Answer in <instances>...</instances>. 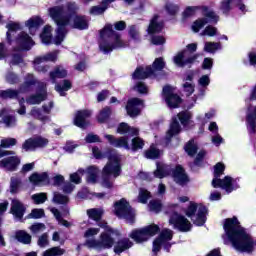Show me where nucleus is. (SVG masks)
Segmentation results:
<instances>
[{"mask_svg": "<svg viewBox=\"0 0 256 256\" xmlns=\"http://www.w3.org/2000/svg\"><path fill=\"white\" fill-rule=\"evenodd\" d=\"M150 198H151V192H149L145 188H140L139 195H138L139 203L145 204L147 203V201H149Z\"/></svg>", "mask_w": 256, "mask_h": 256, "instance_id": "53", "label": "nucleus"}, {"mask_svg": "<svg viewBox=\"0 0 256 256\" xmlns=\"http://www.w3.org/2000/svg\"><path fill=\"white\" fill-rule=\"evenodd\" d=\"M121 175V156L114 154L109 157V162L103 169L102 173V185L106 189H111L113 187V182L111 177L117 178Z\"/></svg>", "mask_w": 256, "mask_h": 256, "instance_id": "11", "label": "nucleus"}, {"mask_svg": "<svg viewBox=\"0 0 256 256\" xmlns=\"http://www.w3.org/2000/svg\"><path fill=\"white\" fill-rule=\"evenodd\" d=\"M13 113V110L9 108L0 110V117H3V123L6 127H15L17 125V118Z\"/></svg>", "mask_w": 256, "mask_h": 256, "instance_id": "27", "label": "nucleus"}, {"mask_svg": "<svg viewBox=\"0 0 256 256\" xmlns=\"http://www.w3.org/2000/svg\"><path fill=\"white\" fill-rule=\"evenodd\" d=\"M186 153L190 156L193 157L195 153H197V144L195 143L194 140H190L184 147Z\"/></svg>", "mask_w": 256, "mask_h": 256, "instance_id": "54", "label": "nucleus"}, {"mask_svg": "<svg viewBox=\"0 0 256 256\" xmlns=\"http://www.w3.org/2000/svg\"><path fill=\"white\" fill-rule=\"evenodd\" d=\"M145 107L143 100L139 98H131L126 105L127 114L130 117H137L141 113V110Z\"/></svg>", "mask_w": 256, "mask_h": 256, "instance_id": "24", "label": "nucleus"}, {"mask_svg": "<svg viewBox=\"0 0 256 256\" xmlns=\"http://www.w3.org/2000/svg\"><path fill=\"white\" fill-rule=\"evenodd\" d=\"M133 247V242L131 240L124 238L122 240H119L117 244L114 246V252L117 255H121L123 251H127V249H131Z\"/></svg>", "mask_w": 256, "mask_h": 256, "instance_id": "35", "label": "nucleus"}, {"mask_svg": "<svg viewBox=\"0 0 256 256\" xmlns=\"http://www.w3.org/2000/svg\"><path fill=\"white\" fill-rule=\"evenodd\" d=\"M191 119H193V114L190 111H182L177 116H174L166 136L160 141V145L167 147V145L171 143V139L174 135H179V133H181V125H183L185 129H189V127L193 125ZM179 121L181 125L179 124Z\"/></svg>", "mask_w": 256, "mask_h": 256, "instance_id": "8", "label": "nucleus"}, {"mask_svg": "<svg viewBox=\"0 0 256 256\" xmlns=\"http://www.w3.org/2000/svg\"><path fill=\"white\" fill-rule=\"evenodd\" d=\"M162 205L161 201L158 200H152L149 203V209L150 211H153L154 213H159L161 211Z\"/></svg>", "mask_w": 256, "mask_h": 256, "instance_id": "59", "label": "nucleus"}, {"mask_svg": "<svg viewBox=\"0 0 256 256\" xmlns=\"http://www.w3.org/2000/svg\"><path fill=\"white\" fill-rule=\"evenodd\" d=\"M185 213L187 217L191 219L194 225H197L198 227H203L207 221V207H205L203 204L190 202Z\"/></svg>", "mask_w": 256, "mask_h": 256, "instance_id": "12", "label": "nucleus"}, {"mask_svg": "<svg viewBox=\"0 0 256 256\" xmlns=\"http://www.w3.org/2000/svg\"><path fill=\"white\" fill-rule=\"evenodd\" d=\"M128 34L130 35L131 39H139V28L135 25L129 26Z\"/></svg>", "mask_w": 256, "mask_h": 256, "instance_id": "62", "label": "nucleus"}, {"mask_svg": "<svg viewBox=\"0 0 256 256\" xmlns=\"http://www.w3.org/2000/svg\"><path fill=\"white\" fill-rule=\"evenodd\" d=\"M65 254V250L61 247H52L44 251L43 256H61Z\"/></svg>", "mask_w": 256, "mask_h": 256, "instance_id": "51", "label": "nucleus"}, {"mask_svg": "<svg viewBox=\"0 0 256 256\" xmlns=\"http://www.w3.org/2000/svg\"><path fill=\"white\" fill-rule=\"evenodd\" d=\"M49 145V139L43 136H35L26 140L22 146L25 151H35V149H43Z\"/></svg>", "mask_w": 256, "mask_h": 256, "instance_id": "21", "label": "nucleus"}, {"mask_svg": "<svg viewBox=\"0 0 256 256\" xmlns=\"http://www.w3.org/2000/svg\"><path fill=\"white\" fill-rule=\"evenodd\" d=\"M223 228L225 234L222 237L225 245L231 243L236 251H241L242 253H251L253 251L256 241L245 232L236 217L226 219Z\"/></svg>", "mask_w": 256, "mask_h": 256, "instance_id": "2", "label": "nucleus"}, {"mask_svg": "<svg viewBox=\"0 0 256 256\" xmlns=\"http://www.w3.org/2000/svg\"><path fill=\"white\" fill-rule=\"evenodd\" d=\"M162 97L171 109H177L181 104V97L175 93V89L171 86H165L163 88Z\"/></svg>", "mask_w": 256, "mask_h": 256, "instance_id": "20", "label": "nucleus"}, {"mask_svg": "<svg viewBox=\"0 0 256 256\" xmlns=\"http://www.w3.org/2000/svg\"><path fill=\"white\" fill-rule=\"evenodd\" d=\"M65 77H67V70L63 66H56L54 70L50 72L52 83H55L57 79H65Z\"/></svg>", "mask_w": 256, "mask_h": 256, "instance_id": "36", "label": "nucleus"}, {"mask_svg": "<svg viewBox=\"0 0 256 256\" xmlns=\"http://www.w3.org/2000/svg\"><path fill=\"white\" fill-rule=\"evenodd\" d=\"M43 25V19L39 16H35L26 21V27L30 31L31 35H35L39 30V26Z\"/></svg>", "mask_w": 256, "mask_h": 256, "instance_id": "33", "label": "nucleus"}, {"mask_svg": "<svg viewBox=\"0 0 256 256\" xmlns=\"http://www.w3.org/2000/svg\"><path fill=\"white\" fill-rule=\"evenodd\" d=\"M225 171V164L219 162L214 166V178L212 180V187L215 189H224L226 193H231L235 189H239V184H237V179H233L230 176H225L224 179H219L223 172Z\"/></svg>", "mask_w": 256, "mask_h": 256, "instance_id": "9", "label": "nucleus"}, {"mask_svg": "<svg viewBox=\"0 0 256 256\" xmlns=\"http://www.w3.org/2000/svg\"><path fill=\"white\" fill-rule=\"evenodd\" d=\"M233 7H237L241 13H247V6L242 0H223L220 4V9L223 13H229Z\"/></svg>", "mask_w": 256, "mask_h": 256, "instance_id": "25", "label": "nucleus"}, {"mask_svg": "<svg viewBox=\"0 0 256 256\" xmlns=\"http://www.w3.org/2000/svg\"><path fill=\"white\" fill-rule=\"evenodd\" d=\"M79 7L75 2H68L65 6H53L48 9L49 16L57 25L54 45H61L68 33L67 27L83 31L89 29V17L76 15Z\"/></svg>", "mask_w": 256, "mask_h": 256, "instance_id": "1", "label": "nucleus"}, {"mask_svg": "<svg viewBox=\"0 0 256 256\" xmlns=\"http://www.w3.org/2000/svg\"><path fill=\"white\" fill-rule=\"evenodd\" d=\"M198 11H201L204 18L198 19L192 24L194 33H199L207 23H217L219 21V16L207 6H188L183 12V17H193Z\"/></svg>", "mask_w": 256, "mask_h": 256, "instance_id": "6", "label": "nucleus"}, {"mask_svg": "<svg viewBox=\"0 0 256 256\" xmlns=\"http://www.w3.org/2000/svg\"><path fill=\"white\" fill-rule=\"evenodd\" d=\"M221 49V43L219 42H205L204 51L206 53H215V51H219Z\"/></svg>", "mask_w": 256, "mask_h": 256, "instance_id": "48", "label": "nucleus"}, {"mask_svg": "<svg viewBox=\"0 0 256 256\" xmlns=\"http://www.w3.org/2000/svg\"><path fill=\"white\" fill-rule=\"evenodd\" d=\"M213 117H215V110H210L204 116H197V121L203 127V126L207 125V123H209V121H211V119H213Z\"/></svg>", "mask_w": 256, "mask_h": 256, "instance_id": "45", "label": "nucleus"}, {"mask_svg": "<svg viewBox=\"0 0 256 256\" xmlns=\"http://www.w3.org/2000/svg\"><path fill=\"white\" fill-rule=\"evenodd\" d=\"M165 69V60L163 58H156L152 67H138L132 75V79H147L148 77H155L156 71H163Z\"/></svg>", "mask_w": 256, "mask_h": 256, "instance_id": "14", "label": "nucleus"}, {"mask_svg": "<svg viewBox=\"0 0 256 256\" xmlns=\"http://www.w3.org/2000/svg\"><path fill=\"white\" fill-rule=\"evenodd\" d=\"M15 145H17V139L15 138L2 139L0 144V159L1 157H6V155H13V152L4 149H9V147H13Z\"/></svg>", "mask_w": 256, "mask_h": 256, "instance_id": "29", "label": "nucleus"}, {"mask_svg": "<svg viewBox=\"0 0 256 256\" xmlns=\"http://www.w3.org/2000/svg\"><path fill=\"white\" fill-rule=\"evenodd\" d=\"M52 201H53V203H56L57 205H67V203H69V197H67L59 192H54Z\"/></svg>", "mask_w": 256, "mask_h": 256, "instance_id": "46", "label": "nucleus"}, {"mask_svg": "<svg viewBox=\"0 0 256 256\" xmlns=\"http://www.w3.org/2000/svg\"><path fill=\"white\" fill-rule=\"evenodd\" d=\"M167 175H172L175 183L178 185H187V183H189V177H187L183 167L176 166V168L172 170L169 165L157 163V169L154 171L153 177L163 179V177H167Z\"/></svg>", "mask_w": 256, "mask_h": 256, "instance_id": "10", "label": "nucleus"}, {"mask_svg": "<svg viewBox=\"0 0 256 256\" xmlns=\"http://www.w3.org/2000/svg\"><path fill=\"white\" fill-rule=\"evenodd\" d=\"M46 227L43 223H36L30 227L31 232L34 235H39V233H43L45 231Z\"/></svg>", "mask_w": 256, "mask_h": 256, "instance_id": "58", "label": "nucleus"}, {"mask_svg": "<svg viewBox=\"0 0 256 256\" xmlns=\"http://www.w3.org/2000/svg\"><path fill=\"white\" fill-rule=\"evenodd\" d=\"M159 233V226L156 224L148 225L141 229L133 230L130 234L131 239L136 241V243H143L149 241L151 237H155Z\"/></svg>", "mask_w": 256, "mask_h": 256, "instance_id": "16", "label": "nucleus"}, {"mask_svg": "<svg viewBox=\"0 0 256 256\" xmlns=\"http://www.w3.org/2000/svg\"><path fill=\"white\" fill-rule=\"evenodd\" d=\"M163 31V22H159V16L155 15L149 24L148 33L153 35V33H161Z\"/></svg>", "mask_w": 256, "mask_h": 256, "instance_id": "34", "label": "nucleus"}, {"mask_svg": "<svg viewBox=\"0 0 256 256\" xmlns=\"http://www.w3.org/2000/svg\"><path fill=\"white\" fill-rule=\"evenodd\" d=\"M195 51H197V43L188 44L185 50L174 56L173 61L175 65H177V67L193 65V63H195L199 57L198 54H193Z\"/></svg>", "mask_w": 256, "mask_h": 256, "instance_id": "13", "label": "nucleus"}, {"mask_svg": "<svg viewBox=\"0 0 256 256\" xmlns=\"http://www.w3.org/2000/svg\"><path fill=\"white\" fill-rule=\"evenodd\" d=\"M99 228H89L85 231L84 237L89 240V239H95V235H99Z\"/></svg>", "mask_w": 256, "mask_h": 256, "instance_id": "60", "label": "nucleus"}, {"mask_svg": "<svg viewBox=\"0 0 256 256\" xmlns=\"http://www.w3.org/2000/svg\"><path fill=\"white\" fill-rule=\"evenodd\" d=\"M114 213L120 219H125L127 223H135V210L131 208L126 199H121L114 204Z\"/></svg>", "mask_w": 256, "mask_h": 256, "instance_id": "15", "label": "nucleus"}, {"mask_svg": "<svg viewBox=\"0 0 256 256\" xmlns=\"http://www.w3.org/2000/svg\"><path fill=\"white\" fill-rule=\"evenodd\" d=\"M201 37H215V35H217V28L213 27V26H207L201 33H200Z\"/></svg>", "mask_w": 256, "mask_h": 256, "instance_id": "56", "label": "nucleus"}, {"mask_svg": "<svg viewBox=\"0 0 256 256\" xmlns=\"http://www.w3.org/2000/svg\"><path fill=\"white\" fill-rule=\"evenodd\" d=\"M37 245L40 246L41 248L48 247L49 245V234L44 233L41 236H39Z\"/></svg>", "mask_w": 256, "mask_h": 256, "instance_id": "57", "label": "nucleus"}, {"mask_svg": "<svg viewBox=\"0 0 256 256\" xmlns=\"http://www.w3.org/2000/svg\"><path fill=\"white\" fill-rule=\"evenodd\" d=\"M51 109H53V102L43 105L42 109L33 107L29 115L39 121H49V113H51Z\"/></svg>", "mask_w": 256, "mask_h": 256, "instance_id": "22", "label": "nucleus"}, {"mask_svg": "<svg viewBox=\"0 0 256 256\" xmlns=\"http://www.w3.org/2000/svg\"><path fill=\"white\" fill-rule=\"evenodd\" d=\"M51 213L54 215V217L57 219L59 225H63V227H70L71 224L67 221L64 220L61 217V212L57 208H50Z\"/></svg>", "mask_w": 256, "mask_h": 256, "instance_id": "49", "label": "nucleus"}, {"mask_svg": "<svg viewBox=\"0 0 256 256\" xmlns=\"http://www.w3.org/2000/svg\"><path fill=\"white\" fill-rule=\"evenodd\" d=\"M99 227L105 229L104 232L100 234L99 240L97 239H88L85 242L86 247L89 249H96V251H103V249H111L113 245H115L114 235H119L117 230H113V228L107 225V222H100Z\"/></svg>", "mask_w": 256, "mask_h": 256, "instance_id": "7", "label": "nucleus"}, {"mask_svg": "<svg viewBox=\"0 0 256 256\" xmlns=\"http://www.w3.org/2000/svg\"><path fill=\"white\" fill-rule=\"evenodd\" d=\"M104 213L105 211L103 210V208H91L86 211V214L88 215V217L92 219V221H96L98 225L99 223H102L101 217H103Z\"/></svg>", "mask_w": 256, "mask_h": 256, "instance_id": "37", "label": "nucleus"}, {"mask_svg": "<svg viewBox=\"0 0 256 256\" xmlns=\"http://www.w3.org/2000/svg\"><path fill=\"white\" fill-rule=\"evenodd\" d=\"M55 89L61 97H65L67 95V91L71 89V81L63 80L61 83L56 84Z\"/></svg>", "mask_w": 256, "mask_h": 256, "instance_id": "40", "label": "nucleus"}, {"mask_svg": "<svg viewBox=\"0 0 256 256\" xmlns=\"http://www.w3.org/2000/svg\"><path fill=\"white\" fill-rule=\"evenodd\" d=\"M211 83V78H209V75H203L198 80L199 85V94L205 95V91H207V87H209V84Z\"/></svg>", "mask_w": 256, "mask_h": 256, "instance_id": "41", "label": "nucleus"}, {"mask_svg": "<svg viewBox=\"0 0 256 256\" xmlns=\"http://www.w3.org/2000/svg\"><path fill=\"white\" fill-rule=\"evenodd\" d=\"M88 117H91V110L78 111L74 118V125L80 127V129H85L87 127Z\"/></svg>", "mask_w": 256, "mask_h": 256, "instance_id": "28", "label": "nucleus"}, {"mask_svg": "<svg viewBox=\"0 0 256 256\" xmlns=\"http://www.w3.org/2000/svg\"><path fill=\"white\" fill-rule=\"evenodd\" d=\"M29 181L36 186L47 185V183H49V175L47 172H35L29 177Z\"/></svg>", "mask_w": 256, "mask_h": 256, "instance_id": "32", "label": "nucleus"}, {"mask_svg": "<svg viewBox=\"0 0 256 256\" xmlns=\"http://www.w3.org/2000/svg\"><path fill=\"white\" fill-rule=\"evenodd\" d=\"M53 31V28L49 25L45 26L42 32V35H40V39L44 45H51L53 41V35L51 32Z\"/></svg>", "mask_w": 256, "mask_h": 256, "instance_id": "39", "label": "nucleus"}, {"mask_svg": "<svg viewBox=\"0 0 256 256\" xmlns=\"http://www.w3.org/2000/svg\"><path fill=\"white\" fill-rule=\"evenodd\" d=\"M169 223L170 225H173L174 229L181 231V233H187L191 231V227H193L191 222L185 216L177 212L170 215Z\"/></svg>", "mask_w": 256, "mask_h": 256, "instance_id": "18", "label": "nucleus"}, {"mask_svg": "<svg viewBox=\"0 0 256 256\" xmlns=\"http://www.w3.org/2000/svg\"><path fill=\"white\" fill-rule=\"evenodd\" d=\"M57 57H59V50H54L43 56L36 57L34 59L35 71H38V73H47L49 71V66L43 65V63H47L48 61L55 63V61H57Z\"/></svg>", "mask_w": 256, "mask_h": 256, "instance_id": "17", "label": "nucleus"}, {"mask_svg": "<svg viewBox=\"0 0 256 256\" xmlns=\"http://www.w3.org/2000/svg\"><path fill=\"white\" fill-rule=\"evenodd\" d=\"M173 239V232L170 229H163L159 235V237L153 242V251L157 253L161 247H164L166 251L171 249V244L169 241Z\"/></svg>", "mask_w": 256, "mask_h": 256, "instance_id": "19", "label": "nucleus"}, {"mask_svg": "<svg viewBox=\"0 0 256 256\" xmlns=\"http://www.w3.org/2000/svg\"><path fill=\"white\" fill-rule=\"evenodd\" d=\"M41 83H44V82H40L37 79V77H35V75L28 73L24 76V83L20 86V91L22 93H29L33 85H38V88H40Z\"/></svg>", "mask_w": 256, "mask_h": 256, "instance_id": "26", "label": "nucleus"}, {"mask_svg": "<svg viewBox=\"0 0 256 256\" xmlns=\"http://www.w3.org/2000/svg\"><path fill=\"white\" fill-rule=\"evenodd\" d=\"M19 163L20 160L17 157H8L0 161V168L4 169L5 171H15Z\"/></svg>", "mask_w": 256, "mask_h": 256, "instance_id": "30", "label": "nucleus"}, {"mask_svg": "<svg viewBox=\"0 0 256 256\" xmlns=\"http://www.w3.org/2000/svg\"><path fill=\"white\" fill-rule=\"evenodd\" d=\"M84 174L85 170L80 168L77 170V172L70 174V181L76 185H79V183H81V177H83Z\"/></svg>", "mask_w": 256, "mask_h": 256, "instance_id": "52", "label": "nucleus"}, {"mask_svg": "<svg viewBox=\"0 0 256 256\" xmlns=\"http://www.w3.org/2000/svg\"><path fill=\"white\" fill-rule=\"evenodd\" d=\"M21 93H23L21 91V87H19L18 90L7 89L0 91V97H2V99H17L19 101L21 100V98H19V95H21Z\"/></svg>", "mask_w": 256, "mask_h": 256, "instance_id": "38", "label": "nucleus"}, {"mask_svg": "<svg viewBox=\"0 0 256 256\" xmlns=\"http://www.w3.org/2000/svg\"><path fill=\"white\" fill-rule=\"evenodd\" d=\"M166 11L169 13V15H177L179 11V6L169 2L166 4Z\"/></svg>", "mask_w": 256, "mask_h": 256, "instance_id": "63", "label": "nucleus"}, {"mask_svg": "<svg viewBox=\"0 0 256 256\" xmlns=\"http://www.w3.org/2000/svg\"><path fill=\"white\" fill-rule=\"evenodd\" d=\"M110 116H111V108L105 107L100 111L98 115L99 123H105V121H107V119H109Z\"/></svg>", "mask_w": 256, "mask_h": 256, "instance_id": "55", "label": "nucleus"}, {"mask_svg": "<svg viewBox=\"0 0 256 256\" xmlns=\"http://www.w3.org/2000/svg\"><path fill=\"white\" fill-rule=\"evenodd\" d=\"M16 239L20 243H23L24 245H29L31 243V235H29L27 232L20 230L16 232Z\"/></svg>", "mask_w": 256, "mask_h": 256, "instance_id": "43", "label": "nucleus"}, {"mask_svg": "<svg viewBox=\"0 0 256 256\" xmlns=\"http://www.w3.org/2000/svg\"><path fill=\"white\" fill-rule=\"evenodd\" d=\"M8 29L6 33L7 43H9L15 51H29L35 42L31 36L21 31V24L10 22L6 25Z\"/></svg>", "mask_w": 256, "mask_h": 256, "instance_id": "4", "label": "nucleus"}, {"mask_svg": "<svg viewBox=\"0 0 256 256\" xmlns=\"http://www.w3.org/2000/svg\"><path fill=\"white\" fill-rule=\"evenodd\" d=\"M117 133H120V135H125L126 133L127 135H130V137L123 136L115 138L113 135L106 134L104 137L112 147L123 148L127 151H139V149H143V147H145V141L140 137H137V135H139V129L130 127L129 124L122 122L118 126Z\"/></svg>", "mask_w": 256, "mask_h": 256, "instance_id": "3", "label": "nucleus"}, {"mask_svg": "<svg viewBox=\"0 0 256 256\" xmlns=\"http://www.w3.org/2000/svg\"><path fill=\"white\" fill-rule=\"evenodd\" d=\"M21 188V179L17 177H12L10 181V193L15 195V193H19V189Z\"/></svg>", "mask_w": 256, "mask_h": 256, "instance_id": "47", "label": "nucleus"}, {"mask_svg": "<svg viewBox=\"0 0 256 256\" xmlns=\"http://www.w3.org/2000/svg\"><path fill=\"white\" fill-rule=\"evenodd\" d=\"M97 175H99V169L95 166H90L87 168V181L88 183H96Z\"/></svg>", "mask_w": 256, "mask_h": 256, "instance_id": "42", "label": "nucleus"}, {"mask_svg": "<svg viewBox=\"0 0 256 256\" xmlns=\"http://www.w3.org/2000/svg\"><path fill=\"white\" fill-rule=\"evenodd\" d=\"M32 199L34 203H36L37 205H40L41 203H45V201H47V194L45 193L34 194L32 196Z\"/></svg>", "mask_w": 256, "mask_h": 256, "instance_id": "61", "label": "nucleus"}, {"mask_svg": "<svg viewBox=\"0 0 256 256\" xmlns=\"http://www.w3.org/2000/svg\"><path fill=\"white\" fill-rule=\"evenodd\" d=\"M124 47H127V42L121 39V34L113 30V25L108 24L100 31L99 49L104 55Z\"/></svg>", "mask_w": 256, "mask_h": 256, "instance_id": "5", "label": "nucleus"}, {"mask_svg": "<svg viewBox=\"0 0 256 256\" xmlns=\"http://www.w3.org/2000/svg\"><path fill=\"white\" fill-rule=\"evenodd\" d=\"M6 81L7 83H9L10 85H15L18 81H19V76L16 75L15 73L9 72L6 75Z\"/></svg>", "mask_w": 256, "mask_h": 256, "instance_id": "64", "label": "nucleus"}, {"mask_svg": "<svg viewBox=\"0 0 256 256\" xmlns=\"http://www.w3.org/2000/svg\"><path fill=\"white\" fill-rule=\"evenodd\" d=\"M45 99H47V84L40 83V87L37 89V92L30 95L26 99V103H28V105H39V103H43Z\"/></svg>", "mask_w": 256, "mask_h": 256, "instance_id": "23", "label": "nucleus"}, {"mask_svg": "<svg viewBox=\"0 0 256 256\" xmlns=\"http://www.w3.org/2000/svg\"><path fill=\"white\" fill-rule=\"evenodd\" d=\"M11 213L18 221L23 219V215H25V206L19 200H12Z\"/></svg>", "mask_w": 256, "mask_h": 256, "instance_id": "31", "label": "nucleus"}, {"mask_svg": "<svg viewBox=\"0 0 256 256\" xmlns=\"http://www.w3.org/2000/svg\"><path fill=\"white\" fill-rule=\"evenodd\" d=\"M161 150L157 149L155 145H151L150 149L146 151L145 157L146 159H159L161 157Z\"/></svg>", "mask_w": 256, "mask_h": 256, "instance_id": "44", "label": "nucleus"}, {"mask_svg": "<svg viewBox=\"0 0 256 256\" xmlns=\"http://www.w3.org/2000/svg\"><path fill=\"white\" fill-rule=\"evenodd\" d=\"M107 9V4L102 2L101 5L93 6L90 8V15H103Z\"/></svg>", "mask_w": 256, "mask_h": 256, "instance_id": "50", "label": "nucleus"}]
</instances>
